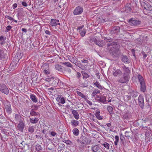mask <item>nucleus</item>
<instances>
[{"instance_id":"58836bf2","label":"nucleus","mask_w":152,"mask_h":152,"mask_svg":"<svg viewBox=\"0 0 152 152\" xmlns=\"http://www.w3.org/2000/svg\"><path fill=\"white\" fill-rule=\"evenodd\" d=\"M63 64L64 66H66L67 67H71L72 69L75 70V69L72 67V64L69 62H65Z\"/></svg>"},{"instance_id":"e2e57ef3","label":"nucleus","mask_w":152,"mask_h":152,"mask_svg":"<svg viewBox=\"0 0 152 152\" xmlns=\"http://www.w3.org/2000/svg\"><path fill=\"white\" fill-rule=\"evenodd\" d=\"M115 141L118 142L119 140V137L118 136L116 135L115 137Z\"/></svg>"},{"instance_id":"4c0bfd02","label":"nucleus","mask_w":152,"mask_h":152,"mask_svg":"<svg viewBox=\"0 0 152 152\" xmlns=\"http://www.w3.org/2000/svg\"><path fill=\"white\" fill-rule=\"evenodd\" d=\"M77 93L78 96H80L81 97L83 98L85 100L87 98V97L84 95L82 93L77 91Z\"/></svg>"},{"instance_id":"4be33fe9","label":"nucleus","mask_w":152,"mask_h":152,"mask_svg":"<svg viewBox=\"0 0 152 152\" xmlns=\"http://www.w3.org/2000/svg\"><path fill=\"white\" fill-rule=\"evenodd\" d=\"M71 124L72 126L75 127L78 125L79 122L78 121L75 120H72L71 121Z\"/></svg>"},{"instance_id":"c9c22d12","label":"nucleus","mask_w":152,"mask_h":152,"mask_svg":"<svg viewBox=\"0 0 152 152\" xmlns=\"http://www.w3.org/2000/svg\"><path fill=\"white\" fill-rule=\"evenodd\" d=\"M74 134L76 136H77L79 134V130L77 128H74L72 130Z\"/></svg>"},{"instance_id":"9d476101","label":"nucleus","mask_w":152,"mask_h":152,"mask_svg":"<svg viewBox=\"0 0 152 152\" xmlns=\"http://www.w3.org/2000/svg\"><path fill=\"white\" fill-rule=\"evenodd\" d=\"M121 57V60L124 63L128 64L130 63V60L126 55H122Z\"/></svg>"},{"instance_id":"49530a36","label":"nucleus","mask_w":152,"mask_h":152,"mask_svg":"<svg viewBox=\"0 0 152 152\" xmlns=\"http://www.w3.org/2000/svg\"><path fill=\"white\" fill-rule=\"evenodd\" d=\"M12 28V26H7L6 28V30L5 31V32H7L9 31Z\"/></svg>"},{"instance_id":"c03bdc74","label":"nucleus","mask_w":152,"mask_h":152,"mask_svg":"<svg viewBox=\"0 0 152 152\" xmlns=\"http://www.w3.org/2000/svg\"><path fill=\"white\" fill-rule=\"evenodd\" d=\"M42 147L39 144H37L36 146V150L37 151H39L42 150Z\"/></svg>"},{"instance_id":"774afa93","label":"nucleus","mask_w":152,"mask_h":152,"mask_svg":"<svg viewBox=\"0 0 152 152\" xmlns=\"http://www.w3.org/2000/svg\"><path fill=\"white\" fill-rule=\"evenodd\" d=\"M45 33L47 34H48V35H50V32L48 31V30H46L45 31Z\"/></svg>"},{"instance_id":"37998d69","label":"nucleus","mask_w":152,"mask_h":152,"mask_svg":"<svg viewBox=\"0 0 152 152\" xmlns=\"http://www.w3.org/2000/svg\"><path fill=\"white\" fill-rule=\"evenodd\" d=\"M130 95L133 97H135L137 96V92L133 91L131 93Z\"/></svg>"},{"instance_id":"2eb2a0df","label":"nucleus","mask_w":152,"mask_h":152,"mask_svg":"<svg viewBox=\"0 0 152 152\" xmlns=\"http://www.w3.org/2000/svg\"><path fill=\"white\" fill-rule=\"evenodd\" d=\"M39 117H35L34 118H30L29 121L32 124H35L38 123Z\"/></svg>"},{"instance_id":"0eeeda50","label":"nucleus","mask_w":152,"mask_h":152,"mask_svg":"<svg viewBox=\"0 0 152 152\" xmlns=\"http://www.w3.org/2000/svg\"><path fill=\"white\" fill-rule=\"evenodd\" d=\"M83 11V8L80 6H78L74 10L73 13L74 15H79L81 14Z\"/></svg>"},{"instance_id":"f257e3e1","label":"nucleus","mask_w":152,"mask_h":152,"mask_svg":"<svg viewBox=\"0 0 152 152\" xmlns=\"http://www.w3.org/2000/svg\"><path fill=\"white\" fill-rule=\"evenodd\" d=\"M90 42H94L96 45L101 47L107 43V46L108 49L110 50L109 51L113 54L117 53L118 50V45L116 42H113L110 39L106 38H104V40H101L94 37L90 39Z\"/></svg>"},{"instance_id":"dca6fc26","label":"nucleus","mask_w":152,"mask_h":152,"mask_svg":"<svg viewBox=\"0 0 152 152\" xmlns=\"http://www.w3.org/2000/svg\"><path fill=\"white\" fill-rule=\"evenodd\" d=\"M100 149V147L97 145H93L91 146V150L94 152H96Z\"/></svg>"},{"instance_id":"6e6552de","label":"nucleus","mask_w":152,"mask_h":152,"mask_svg":"<svg viewBox=\"0 0 152 152\" xmlns=\"http://www.w3.org/2000/svg\"><path fill=\"white\" fill-rule=\"evenodd\" d=\"M138 103L140 107L142 109H143L144 106V97L141 95H140L139 96Z\"/></svg>"},{"instance_id":"3c124183","label":"nucleus","mask_w":152,"mask_h":152,"mask_svg":"<svg viewBox=\"0 0 152 152\" xmlns=\"http://www.w3.org/2000/svg\"><path fill=\"white\" fill-rule=\"evenodd\" d=\"M65 142L67 144L69 145H72V142L69 140H67L66 141V142Z\"/></svg>"},{"instance_id":"393cba45","label":"nucleus","mask_w":152,"mask_h":152,"mask_svg":"<svg viewBox=\"0 0 152 152\" xmlns=\"http://www.w3.org/2000/svg\"><path fill=\"white\" fill-rule=\"evenodd\" d=\"M137 78L140 84L145 83V81L144 79L142 76L140 75H137Z\"/></svg>"},{"instance_id":"864d4df0","label":"nucleus","mask_w":152,"mask_h":152,"mask_svg":"<svg viewBox=\"0 0 152 152\" xmlns=\"http://www.w3.org/2000/svg\"><path fill=\"white\" fill-rule=\"evenodd\" d=\"M5 18H8V19H9L10 20L13 21V20H14L13 18H12L10 17L9 16L6 15L5 16Z\"/></svg>"},{"instance_id":"c85d7f7f","label":"nucleus","mask_w":152,"mask_h":152,"mask_svg":"<svg viewBox=\"0 0 152 152\" xmlns=\"http://www.w3.org/2000/svg\"><path fill=\"white\" fill-rule=\"evenodd\" d=\"M100 112L98 110H96L95 114V115L96 117L99 120H102V116H100Z\"/></svg>"},{"instance_id":"ddd939ff","label":"nucleus","mask_w":152,"mask_h":152,"mask_svg":"<svg viewBox=\"0 0 152 152\" xmlns=\"http://www.w3.org/2000/svg\"><path fill=\"white\" fill-rule=\"evenodd\" d=\"M75 65L83 70H86L87 69L86 66L80 63H75Z\"/></svg>"},{"instance_id":"4468645a","label":"nucleus","mask_w":152,"mask_h":152,"mask_svg":"<svg viewBox=\"0 0 152 152\" xmlns=\"http://www.w3.org/2000/svg\"><path fill=\"white\" fill-rule=\"evenodd\" d=\"M122 68L123 69L124 71L125 72L123 74H125L128 75H129V74L130 72V70L129 69L128 67H126L124 65L122 66Z\"/></svg>"},{"instance_id":"f3484780","label":"nucleus","mask_w":152,"mask_h":152,"mask_svg":"<svg viewBox=\"0 0 152 152\" xmlns=\"http://www.w3.org/2000/svg\"><path fill=\"white\" fill-rule=\"evenodd\" d=\"M72 113L73 114L74 118L77 120H78L79 118V116L78 113L75 110H73L72 111Z\"/></svg>"},{"instance_id":"ea45409f","label":"nucleus","mask_w":152,"mask_h":152,"mask_svg":"<svg viewBox=\"0 0 152 152\" xmlns=\"http://www.w3.org/2000/svg\"><path fill=\"white\" fill-rule=\"evenodd\" d=\"M94 85L96 86L99 89L102 90L103 88L102 86L99 82L96 81L94 83Z\"/></svg>"},{"instance_id":"bf43d9fd","label":"nucleus","mask_w":152,"mask_h":152,"mask_svg":"<svg viewBox=\"0 0 152 152\" xmlns=\"http://www.w3.org/2000/svg\"><path fill=\"white\" fill-rule=\"evenodd\" d=\"M81 74L79 72H77L76 75V76L77 78L79 79L81 77Z\"/></svg>"},{"instance_id":"09e8293b","label":"nucleus","mask_w":152,"mask_h":152,"mask_svg":"<svg viewBox=\"0 0 152 152\" xmlns=\"http://www.w3.org/2000/svg\"><path fill=\"white\" fill-rule=\"evenodd\" d=\"M65 102V100L64 98L63 97L61 96V98L60 99V101L59 102V103H61L62 104H64Z\"/></svg>"},{"instance_id":"de8ad7c7","label":"nucleus","mask_w":152,"mask_h":152,"mask_svg":"<svg viewBox=\"0 0 152 152\" xmlns=\"http://www.w3.org/2000/svg\"><path fill=\"white\" fill-rule=\"evenodd\" d=\"M48 127L46 126L45 127L42 131V132L43 134H45V133H46V132H47V129L48 128Z\"/></svg>"},{"instance_id":"338daca9","label":"nucleus","mask_w":152,"mask_h":152,"mask_svg":"<svg viewBox=\"0 0 152 152\" xmlns=\"http://www.w3.org/2000/svg\"><path fill=\"white\" fill-rule=\"evenodd\" d=\"M17 7V4L15 3L13 4V9H15Z\"/></svg>"},{"instance_id":"cd10ccee","label":"nucleus","mask_w":152,"mask_h":152,"mask_svg":"<svg viewBox=\"0 0 152 152\" xmlns=\"http://www.w3.org/2000/svg\"><path fill=\"white\" fill-rule=\"evenodd\" d=\"M80 86L81 87L84 88L88 86V83L86 81H85L84 82H80Z\"/></svg>"},{"instance_id":"39448f33","label":"nucleus","mask_w":152,"mask_h":152,"mask_svg":"<svg viewBox=\"0 0 152 152\" xmlns=\"http://www.w3.org/2000/svg\"><path fill=\"white\" fill-rule=\"evenodd\" d=\"M0 91L5 94L7 95L9 93V90L7 87L4 84L0 85Z\"/></svg>"},{"instance_id":"9b49d317","label":"nucleus","mask_w":152,"mask_h":152,"mask_svg":"<svg viewBox=\"0 0 152 152\" xmlns=\"http://www.w3.org/2000/svg\"><path fill=\"white\" fill-rule=\"evenodd\" d=\"M59 20H58L52 19L51 20L50 24L52 26H56L58 25H60V23H59Z\"/></svg>"},{"instance_id":"f03ea898","label":"nucleus","mask_w":152,"mask_h":152,"mask_svg":"<svg viewBox=\"0 0 152 152\" xmlns=\"http://www.w3.org/2000/svg\"><path fill=\"white\" fill-rule=\"evenodd\" d=\"M77 142L80 148H83L85 147L86 145L90 144L91 140L89 138L86 136L82 135L80 138L77 140Z\"/></svg>"},{"instance_id":"72a5a7b5","label":"nucleus","mask_w":152,"mask_h":152,"mask_svg":"<svg viewBox=\"0 0 152 152\" xmlns=\"http://www.w3.org/2000/svg\"><path fill=\"white\" fill-rule=\"evenodd\" d=\"M106 101V96L104 95H103L102 96H101L98 102H101L104 103Z\"/></svg>"},{"instance_id":"a19ab883","label":"nucleus","mask_w":152,"mask_h":152,"mask_svg":"<svg viewBox=\"0 0 152 152\" xmlns=\"http://www.w3.org/2000/svg\"><path fill=\"white\" fill-rule=\"evenodd\" d=\"M86 30L85 29H83V30L80 31V34L82 37H84L86 33Z\"/></svg>"},{"instance_id":"c756f323","label":"nucleus","mask_w":152,"mask_h":152,"mask_svg":"<svg viewBox=\"0 0 152 152\" xmlns=\"http://www.w3.org/2000/svg\"><path fill=\"white\" fill-rule=\"evenodd\" d=\"M42 68L43 70L47 69H49L48 64L47 63H44L42 67Z\"/></svg>"},{"instance_id":"052dcab7","label":"nucleus","mask_w":152,"mask_h":152,"mask_svg":"<svg viewBox=\"0 0 152 152\" xmlns=\"http://www.w3.org/2000/svg\"><path fill=\"white\" fill-rule=\"evenodd\" d=\"M88 61L87 60L85 59H83V60H81V62L85 64L88 63Z\"/></svg>"},{"instance_id":"680f3d73","label":"nucleus","mask_w":152,"mask_h":152,"mask_svg":"<svg viewBox=\"0 0 152 152\" xmlns=\"http://www.w3.org/2000/svg\"><path fill=\"white\" fill-rule=\"evenodd\" d=\"M50 134L53 136H55L56 134V133L54 132H52L50 133Z\"/></svg>"},{"instance_id":"8fccbe9b","label":"nucleus","mask_w":152,"mask_h":152,"mask_svg":"<svg viewBox=\"0 0 152 152\" xmlns=\"http://www.w3.org/2000/svg\"><path fill=\"white\" fill-rule=\"evenodd\" d=\"M19 124H22L25 125V121L24 120L23 118L21 119V120L18 121Z\"/></svg>"},{"instance_id":"1a4fd4ad","label":"nucleus","mask_w":152,"mask_h":152,"mask_svg":"<svg viewBox=\"0 0 152 152\" xmlns=\"http://www.w3.org/2000/svg\"><path fill=\"white\" fill-rule=\"evenodd\" d=\"M7 50H5L0 49V60L5 58L7 56Z\"/></svg>"},{"instance_id":"7ed1b4c3","label":"nucleus","mask_w":152,"mask_h":152,"mask_svg":"<svg viewBox=\"0 0 152 152\" xmlns=\"http://www.w3.org/2000/svg\"><path fill=\"white\" fill-rule=\"evenodd\" d=\"M130 77L125 74H123L122 77H120L117 80L118 82L119 83H125L128 82L129 80Z\"/></svg>"},{"instance_id":"5fc2aeb1","label":"nucleus","mask_w":152,"mask_h":152,"mask_svg":"<svg viewBox=\"0 0 152 152\" xmlns=\"http://www.w3.org/2000/svg\"><path fill=\"white\" fill-rule=\"evenodd\" d=\"M86 100V102H87V103L89 104V105H91L92 104V103L89 100H88L87 99V98L85 100Z\"/></svg>"},{"instance_id":"69168bd1","label":"nucleus","mask_w":152,"mask_h":152,"mask_svg":"<svg viewBox=\"0 0 152 152\" xmlns=\"http://www.w3.org/2000/svg\"><path fill=\"white\" fill-rule=\"evenodd\" d=\"M22 5L24 7H26L27 6V4L25 2H22Z\"/></svg>"},{"instance_id":"603ef678","label":"nucleus","mask_w":152,"mask_h":152,"mask_svg":"<svg viewBox=\"0 0 152 152\" xmlns=\"http://www.w3.org/2000/svg\"><path fill=\"white\" fill-rule=\"evenodd\" d=\"M44 72L46 75L49 74L50 73L49 69H48V70L46 69L44 70Z\"/></svg>"},{"instance_id":"0e129e2a","label":"nucleus","mask_w":152,"mask_h":152,"mask_svg":"<svg viewBox=\"0 0 152 152\" xmlns=\"http://www.w3.org/2000/svg\"><path fill=\"white\" fill-rule=\"evenodd\" d=\"M142 53L143 54L144 59H145L147 57V55L143 52H142Z\"/></svg>"},{"instance_id":"e433bc0d","label":"nucleus","mask_w":152,"mask_h":152,"mask_svg":"<svg viewBox=\"0 0 152 152\" xmlns=\"http://www.w3.org/2000/svg\"><path fill=\"white\" fill-rule=\"evenodd\" d=\"M15 120L17 121H20V120H21V119H22L23 118V117H21L20 115H19L18 114H16L15 115Z\"/></svg>"},{"instance_id":"79ce46f5","label":"nucleus","mask_w":152,"mask_h":152,"mask_svg":"<svg viewBox=\"0 0 152 152\" xmlns=\"http://www.w3.org/2000/svg\"><path fill=\"white\" fill-rule=\"evenodd\" d=\"M107 110L108 112L110 114H112L113 113V107L110 106L107 107Z\"/></svg>"},{"instance_id":"2f4dec72","label":"nucleus","mask_w":152,"mask_h":152,"mask_svg":"<svg viewBox=\"0 0 152 152\" xmlns=\"http://www.w3.org/2000/svg\"><path fill=\"white\" fill-rule=\"evenodd\" d=\"M122 72L120 70L117 69L113 73V75L114 76H116L118 75L121 74Z\"/></svg>"},{"instance_id":"b1692460","label":"nucleus","mask_w":152,"mask_h":152,"mask_svg":"<svg viewBox=\"0 0 152 152\" xmlns=\"http://www.w3.org/2000/svg\"><path fill=\"white\" fill-rule=\"evenodd\" d=\"M6 38L4 37L3 36H1L0 37V44L2 45H4L5 42Z\"/></svg>"},{"instance_id":"f704fd0d","label":"nucleus","mask_w":152,"mask_h":152,"mask_svg":"<svg viewBox=\"0 0 152 152\" xmlns=\"http://www.w3.org/2000/svg\"><path fill=\"white\" fill-rule=\"evenodd\" d=\"M100 92V91L98 89H95L94 90L92 94V96L93 97H95L97 95V94L99 93Z\"/></svg>"},{"instance_id":"4d7b16f0","label":"nucleus","mask_w":152,"mask_h":152,"mask_svg":"<svg viewBox=\"0 0 152 152\" xmlns=\"http://www.w3.org/2000/svg\"><path fill=\"white\" fill-rule=\"evenodd\" d=\"M106 19H105V18H103V17L101 18V21L102 23H104L107 22Z\"/></svg>"},{"instance_id":"20e7f679","label":"nucleus","mask_w":152,"mask_h":152,"mask_svg":"<svg viewBox=\"0 0 152 152\" xmlns=\"http://www.w3.org/2000/svg\"><path fill=\"white\" fill-rule=\"evenodd\" d=\"M129 24L132 26H137L140 25L141 21L138 20H136L134 18H132L129 21Z\"/></svg>"},{"instance_id":"5701e85b","label":"nucleus","mask_w":152,"mask_h":152,"mask_svg":"<svg viewBox=\"0 0 152 152\" xmlns=\"http://www.w3.org/2000/svg\"><path fill=\"white\" fill-rule=\"evenodd\" d=\"M127 6H126L124 9V11L126 13H129L131 12V8L130 6V4H127Z\"/></svg>"},{"instance_id":"aec40b11","label":"nucleus","mask_w":152,"mask_h":152,"mask_svg":"<svg viewBox=\"0 0 152 152\" xmlns=\"http://www.w3.org/2000/svg\"><path fill=\"white\" fill-rule=\"evenodd\" d=\"M25 125L22 124H18L17 127L18 129L20 131L22 132L24 128Z\"/></svg>"},{"instance_id":"473e14b6","label":"nucleus","mask_w":152,"mask_h":152,"mask_svg":"<svg viewBox=\"0 0 152 152\" xmlns=\"http://www.w3.org/2000/svg\"><path fill=\"white\" fill-rule=\"evenodd\" d=\"M35 126H30L28 128V131L31 133H33L34 131Z\"/></svg>"},{"instance_id":"6e6d98bb","label":"nucleus","mask_w":152,"mask_h":152,"mask_svg":"<svg viewBox=\"0 0 152 152\" xmlns=\"http://www.w3.org/2000/svg\"><path fill=\"white\" fill-rule=\"evenodd\" d=\"M61 96H62L61 95H58V96L56 98V100L58 102H59L60 101V99L61 97Z\"/></svg>"},{"instance_id":"bb28decb","label":"nucleus","mask_w":152,"mask_h":152,"mask_svg":"<svg viewBox=\"0 0 152 152\" xmlns=\"http://www.w3.org/2000/svg\"><path fill=\"white\" fill-rule=\"evenodd\" d=\"M120 28L118 26H115L112 29V31L113 33L115 34L118 32L119 31Z\"/></svg>"},{"instance_id":"423d86ee","label":"nucleus","mask_w":152,"mask_h":152,"mask_svg":"<svg viewBox=\"0 0 152 152\" xmlns=\"http://www.w3.org/2000/svg\"><path fill=\"white\" fill-rule=\"evenodd\" d=\"M4 105L7 113L10 114L12 112V109L10 102L8 101H6L4 102Z\"/></svg>"},{"instance_id":"7c9ffc66","label":"nucleus","mask_w":152,"mask_h":152,"mask_svg":"<svg viewBox=\"0 0 152 152\" xmlns=\"http://www.w3.org/2000/svg\"><path fill=\"white\" fill-rule=\"evenodd\" d=\"M54 83H57V86H59V87L61 86L63 84V83L59 79H56L54 80Z\"/></svg>"},{"instance_id":"13d9d810","label":"nucleus","mask_w":152,"mask_h":152,"mask_svg":"<svg viewBox=\"0 0 152 152\" xmlns=\"http://www.w3.org/2000/svg\"><path fill=\"white\" fill-rule=\"evenodd\" d=\"M101 96H100L99 95H96V96H95L94 97L95 98V99L98 102L99 101V100L100 99Z\"/></svg>"},{"instance_id":"412c9836","label":"nucleus","mask_w":152,"mask_h":152,"mask_svg":"<svg viewBox=\"0 0 152 152\" xmlns=\"http://www.w3.org/2000/svg\"><path fill=\"white\" fill-rule=\"evenodd\" d=\"M55 68L56 70L60 71H62L64 68L63 66L58 64L55 65Z\"/></svg>"},{"instance_id":"a211bd4d","label":"nucleus","mask_w":152,"mask_h":152,"mask_svg":"<svg viewBox=\"0 0 152 152\" xmlns=\"http://www.w3.org/2000/svg\"><path fill=\"white\" fill-rule=\"evenodd\" d=\"M140 85L141 91L143 92H145L146 90V86L145 83L140 84Z\"/></svg>"},{"instance_id":"a18cd8bd","label":"nucleus","mask_w":152,"mask_h":152,"mask_svg":"<svg viewBox=\"0 0 152 152\" xmlns=\"http://www.w3.org/2000/svg\"><path fill=\"white\" fill-rule=\"evenodd\" d=\"M102 145H103L104 147L107 149H109V144L107 142H104V143L102 144Z\"/></svg>"},{"instance_id":"a878e982","label":"nucleus","mask_w":152,"mask_h":152,"mask_svg":"<svg viewBox=\"0 0 152 152\" xmlns=\"http://www.w3.org/2000/svg\"><path fill=\"white\" fill-rule=\"evenodd\" d=\"M30 98L31 100L34 102L36 103L37 102V99L34 94H31L30 96Z\"/></svg>"},{"instance_id":"6ab92c4d","label":"nucleus","mask_w":152,"mask_h":152,"mask_svg":"<svg viewBox=\"0 0 152 152\" xmlns=\"http://www.w3.org/2000/svg\"><path fill=\"white\" fill-rule=\"evenodd\" d=\"M81 73L82 75L83 76V78H87L89 77L90 76V75L87 73L85 71H81Z\"/></svg>"},{"instance_id":"f8f14e48","label":"nucleus","mask_w":152,"mask_h":152,"mask_svg":"<svg viewBox=\"0 0 152 152\" xmlns=\"http://www.w3.org/2000/svg\"><path fill=\"white\" fill-rule=\"evenodd\" d=\"M30 114L32 116H35V117H39V116L40 114L38 112H36L35 111V109H32L31 110Z\"/></svg>"}]
</instances>
